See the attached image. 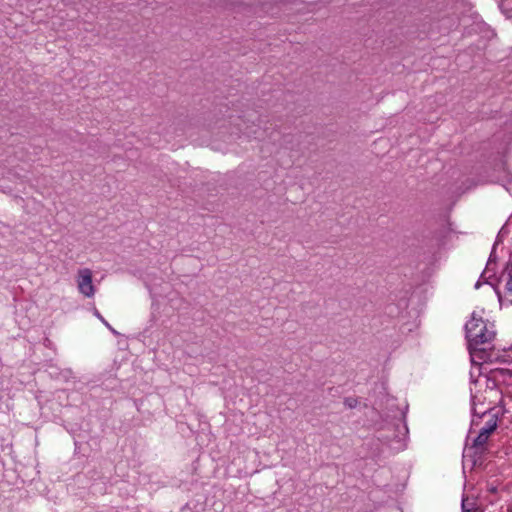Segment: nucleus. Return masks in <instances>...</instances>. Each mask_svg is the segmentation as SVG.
Returning a JSON list of instances; mask_svg holds the SVG:
<instances>
[{"mask_svg": "<svg viewBox=\"0 0 512 512\" xmlns=\"http://www.w3.org/2000/svg\"><path fill=\"white\" fill-rule=\"evenodd\" d=\"M491 436L486 434L485 432L479 431L476 438H474L470 449L474 451L476 455L484 454L488 449V440Z\"/></svg>", "mask_w": 512, "mask_h": 512, "instance_id": "nucleus-3", "label": "nucleus"}, {"mask_svg": "<svg viewBox=\"0 0 512 512\" xmlns=\"http://www.w3.org/2000/svg\"><path fill=\"white\" fill-rule=\"evenodd\" d=\"M94 316H96L112 333L117 334V331L105 320V318L99 313L97 309L93 310Z\"/></svg>", "mask_w": 512, "mask_h": 512, "instance_id": "nucleus-7", "label": "nucleus"}, {"mask_svg": "<svg viewBox=\"0 0 512 512\" xmlns=\"http://www.w3.org/2000/svg\"><path fill=\"white\" fill-rule=\"evenodd\" d=\"M77 289L84 297L92 298L96 288L93 285V273L89 268H81L76 275Z\"/></svg>", "mask_w": 512, "mask_h": 512, "instance_id": "nucleus-2", "label": "nucleus"}, {"mask_svg": "<svg viewBox=\"0 0 512 512\" xmlns=\"http://www.w3.org/2000/svg\"><path fill=\"white\" fill-rule=\"evenodd\" d=\"M462 510L463 512H480L476 507L475 501L469 498L462 499Z\"/></svg>", "mask_w": 512, "mask_h": 512, "instance_id": "nucleus-6", "label": "nucleus"}, {"mask_svg": "<svg viewBox=\"0 0 512 512\" xmlns=\"http://www.w3.org/2000/svg\"><path fill=\"white\" fill-rule=\"evenodd\" d=\"M483 417L486 419L484 426L480 429L488 435H492L498 426V416L495 413L484 412Z\"/></svg>", "mask_w": 512, "mask_h": 512, "instance_id": "nucleus-4", "label": "nucleus"}, {"mask_svg": "<svg viewBox=\"0 0 512 512\" xmlns=\"http://www.w3.org/2000/svg\"><path fill=\"white\" fill-rule=\"evenodd\" d=\"M466 339L471 350H478L484 344L491 343L496 335L494 324L473 312L470 320L465 325Z\"/></svg>", "mask_w": 512, "mask_h": 512, "instance_id": "nucleus-1", "label": "nucleus"}, {"mask_svg": "<svg viewBox=\"0 0 512 512\" xmlns=\"http://www.w3.org/2000/svg\"><path fill=\"white\" fill-rule=\"evenodd\" d=\"M507 512H512V508L511 509H508Z\"/></svg>", "mask_w": 512, "mask_h": 512, "instance_id": "nucleus-12", "label": "nucleus"}, {"mask_svg": "<svg viewBox=\"0 0 512 512\" xmlns=\"http://www.w3.org/2000/svg\"><path fill=\"white\" fill-rule=\"evenodd\" d=\"M357 400L354 398H346L344 400V405L350 409L355 408L357 406Z\"/></svg>", "mask_w": 512, "mask_h": 512, "instance_id": "nucleus-8", "label": "nucleus"}, {"mask_svg": "<svg viewBox=\"0 0 512 512\" xmlns=\"http://www.w3.org/2000/svg\"><path fill=\"white\" fill-rule=\"evenodd\" d=\"M500 301L502 304L512 305V276H509L505 284L503 295L500 296Z\"/></svg>", "mask_w": 512, "mask_h": 512, "instance_id": "nucleus-5", "label": "nucleus"}, {"mask_svg": "<svg viewBox=\"0 0 512 512\" xmlns=\"http://www.w3.org/2000/svg\"><path fill=\"white\" fill-rule=\"evenodd\" d=\"M511 0H504L501 3V8L503 10H510V16L512 15V8L510 9Z\"/></svg>", "mask_w": 512, "mask_h": 512, "instance_id": "nucleus-9", "label": "nucleus"}, {"mask_svg": "<svg viewBox=\"0 0 512 512\" xmlns=\"http://www.w3.org/2000/svg\"><path fill=\"white\" fill-rule=\"evenodd\" d=\"M494 261H495V253H494V250H493L491 252V254H490V257H489V260H488V263H487V267H490Z\"/></svg>", "mask_w": 512, "mask_h": 512, "instance_id": "nucleus-10", "label": "nucleus"}, {"mask_svg": "<svg viewBox=\"0 0 512 512\" xmlns=\"http://www.w3.org/2000/svg\"><path fill=\"white\" fill-rule=\"evenodd\" d=\"M238 122H239V123L237 124L238 126H240L241 124H244V121H243V120H241V119H238Z\"/></svg>", "mask_w": 512, "mask_h": 512, "instance_id": "nucleus-11", "label": "nucleus"}]
</instances>
